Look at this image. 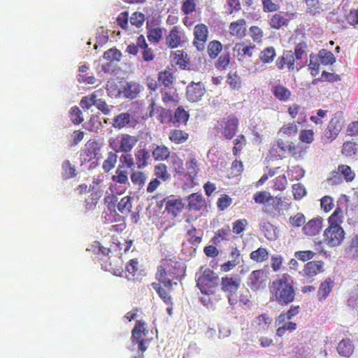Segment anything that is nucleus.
I'll return each mask as SVG.
<instances>
[{
	"label": "nucleus",
	"instance_id": "obj_1",
	"mask_svg": "<svg viewBox=\"0 0 358 358\" xmlns=\"http://www.w3.org/2000/svg\"><path fill=\"white\" fill-rule=\"evenodd\" d=\"M270 300L280 306H287L295 299V289L292 276L284 273L275 279L269 286Z\"/></svg>",
	"mask_w": 358,
	"mask_h": 358
},
{
	"label": "nucleus",
	"instance_id": "obj_2",
	"mask_svg": "<svg viewBox=\"0 0 358 358\" xmlns=\"http://www.w3.org/2000/svg\"><path fill=\"white\" fill-rule=\"evenodd\" d=\"M148 329L146 328V324L142 320H137L131 331V342L133 344L138 345V350L143 353L148 349V344L152 339L148 338Z\"/></svg>",
	"mask_w": 358,
	"mask_h": 358
},
{
	"label": "nucleus",
	"instance_id": "obj_3",
	"mask_svg": "<svg viewBox=\"0 0 358 358\" xmlns=\"http://www.w3.org/2000/svg\"><path fill=\"white\" fill-rule=\"evenodd\" d=\"M238 120L234 115L223 117L217 122L215 129L221 133L226 140H231L237 132Z\"/></svg>",
	"mask_w": 358,
	"mask_h": 358
},
{
	"label": "nucleus",
	"instance_id": "obj_4",
	"mask_svg": "<svg viewBox=\"0 0 358 358\" xmlns=\"http://www.w3.org/2000/svg\"><path fill=\"white\" fill-rule=\"evenodd\" d=\"M218 275L210 268H206L197 280V286L203 294H209L218 286Z\"/></svg>",
	"mask_w": 358,
	"mask_h": 358
},
{
	"label": "nucleus",
	"instance_id": "obj_5",
	"mask_svg": "<svg viewBox=\"0 0 358 358\" xmlns=\"http://www.w3.org/2000/svg\"><path fill=\"white\" fill-rule=\"evenodd\" d=\"M345 234L339 224H329L324 231L323 243L330 248L338 246L344 240Z\"/></svg>",
	"mask_w": 358,
	"mask_h": 358
},
{
	"label": "nucleus",
	"instance_id": "obj_6",
	"mask_svg": "<svg viewBox=\"0 0 358 358\" xmlns=\"http://www.w3.org/2000/svg\"><path fill=\"white\" fill-rule=\"evenodd\" d=\"M269 280L268 273L264 269L252 271L247 279V285L252 291L264 289Z\"/></svg>",
	"mask_w": 358,
	"mask_h": 358
},
{
	"label": "nucleus",
	"instance_id": "obj_7",
	"mask_svg": "<svg viewBox=\"0 0 358 358\" xmlns=\"http://www.w3.org/2000/svg\"><path fill=\"white\" fill-rule=\"evenodd\" d=\"M208 27L205 24H198L194 28L193 45L199 51H203L208 37Z\"/></svg>",
	"mask_w": 358,
	"mask_h": 358
},
{
	"label": "nucleus",
	"instance_id": "obj_8",
	"mask_svg": "<svg viewBox=\"0 0 358 358\" xmlns=\"http://www.w3.org/2000/svg\"><path fill=\"white\" fill-rule=\"evenodd\" d=\"M294 57L292 50H285L282 55L277 59L276 66L280 70L287 66L289 71H298L302 66Z\"/></svg>",
	"mask_w": 358,
	"mask_h": 358
},
{
	"label": "nucleus",
	"instance_id": "obj_9",
	"mask_svg": "<svg viewBox=\"0 0 358 358\" xmlns=\"http://www.w3.org/2000/svg\"><path fill=\"white\" fill-rule=\"evenodd\" d=\"M161 262H162L163 269H162V271H163V272H164V270L166 271H171L176 273L175 275L179 278H181L185 275V265L182 262L177 260L176 257H166Z\"/></svg>",
	"mask_w": 358,
	"mask_h": 358
},
{
	"label": "nucleus",
	"instance_id": "obj_10",
	"mask_svg": "<svg viewBox=\"0 0 358 358\" xmlns=\"http://www.w3.org/2000/svg\"><path fill=\"white\" fill-rule=\"evenodd\" d=\"M343 120L341 114L336 113L328 123L324 136L331 141L334 140L342 129Z\"/></svg>",
	"mask_w": 358,
	"mask_h": 358
},
{
	"label": "nucleus",
	"instance_id": "obj_11",
	"mask_svg": "<svg viewBox=\"0 0 358 358\" xmlns=\"http://www.w3.org/2000/svg\"><path fill=\"white\" fill-rule=\"evenodd\" d=\"M162 268V262H161L160 264L157 266L155 278L158 280V282L163 284L166 288L172 289L173 281L174 280H179L180 278L175 275L176 273L171 271L164 270V272H163V271H162V269H163Z\"/></svg>",
	"mask_w": 358,
	"mask_h": 358
},
{
	"label": "nucleus",
	"instance_id": "obj_12",
	"mask_svg": "<svg viewBox=\"0 0 358 358\" xmlns=\"http://www.w3.org/2000/svg\"><path fill=\"white\" fill-rule=\"evenodd\" d=\"M162 205H165V210L168 213L176 217L183 208V203L181 199L176 198L174 196H169L161 201Z\"/></svg>",
	"mask_w": 358,
	"mask_h": 358
},
{
	"label": "nucleus",
	"instance_id": "obj_13",
	"mask_svg": "<svg viewBox=\"0 0 358 358\" xmlns=\"http://www.w3.org/2000/svg\"><path fill=\"white\" fill-rule=\"evenodd\" d=\"M205 93V87L201 83H192L187 87L186 95L187 99L191 102L199 101Z\"/></svg>",
	"mask_w": 358,
	"mask_h": 358
},
{
	"label": "nucleus",
	"instance_id": "obj_14",
	"mask_svg": "<svg viewBox=\"0 0 358 358\" xmlns=\"http://www.w3.org/2000/svg\"><path fill=\"white\" fill-rule=\"evenodd\" d=\"M229 32L237 38H243L246 35V20L242 18L231 22Z\"/></svg>",
	"mask_w": 358,
	"mask_h": 358
},
{
	"label": "nucleus",
	"instance_id": "obj_15",
	"mask_svg": "<svg viewBox=\"0 0 358 358\" xmlns=\"http://www.w3.org/2000/svg\"><path fill=\"white\" fill-rule=\"evenodd\" d=\"M322 264L323 263L321 261L308 262L304 265L303 269L301 272V274L307 280L310 279L322 271Z\"/></svg>",
	"mask_w": 358,
	"mask_h": 358
},
{
	"label": "nucleus",
	"instance_id": "obj_16",
	"mask_svg": "<svg viewBox=\"0 0 358 358\" xmlns=\"http://www.w3.org/2000/svg\"><path fill=\"white\" fill-rule=\"evenodd\" d=\"M322 221L321 217H315L309 220L303 227V233L309 236L317 235L322 229Z\"/></svg>",
	"mask_w": 358,
	"mask_h": 358
},
{
	"label": "nucleus",
	"instance_id": "obj_17",
	"mask_svg": "<svg viewBox=\"0 0 358 358\" xmlns=\"http://www.w3.org/2000/svg\"><path fill=\"white\" fill-rule=\"evenodd\" d=\"M128 175L129 173L127 170L125 169L124 165L119 164L115 171V174L112 176V180L115 184L124 186L123 190L120 192H117V194H122L125 191L127 188L126 185L129 183Z\"/></svg>",
	"mask_w": 358,
	"mask_h": 358
},
{
	"label": "nucleus",
	"instance_id": "obj_18",
	"mask_svg": "<svg viewBox=\"0 0 358 358\" xmlns=\"http://www.w3.org/2000/svg\"><path fill=\"white\" fill-rule=\"evenodd\" d=\"M99 150V146L96 141L90 139L86 143L85 148L82 150L81 156L84 161H90L95 158Z\"/></svg>",
	"mask_w": 358,
	"mask_h": 358
},
{
	"label": "nucleus",
	"instance_id": "obj_19",
	"mask_svg": "<svg viewBox=\"0 0 358 358\" xmlns=\"http://www.w3.org/2000/svg\"><path fill=\"white\" fill-rule=\"evenodd\" d=\"M138 45L141 50L142 58L144 62H152L155 58V53L154 50L150 48L145 41L143 35H140L138 37Z\"/></svg>",
	"mask_w": 358,
	"mask_h": 358
},
{
	"label": "nucleus",
	"instance_id": "obj_20",
	"mask_svg": "<svg viewBox=\"0 0 358 358\" xmlns=\"http://www.w3.org/2000/svg\"><path fill=\"white\" fill-rule=\"evenodd\" d=\"M256 49L255 45H245L244 43H238L233 48L234 52L237 53V58L238 61H243L245 56L249 57H252L253 50Z\"/></svg>",
	"mask_w": 358,
	"mask_h": 358
},
{
	"label": "nucleus",
	"instance_id": "obj_21",
	"mask_svg": "<svg viewBox=\"0 0 358 358\" xmlns=\"http://www.w3.org/2000/svg\"><path fill=\"white\" fill-rule=\"evenodd\" d=\"M272 322V319L267 313H262L255 318L252 322V327L258 332L266 331Z\"/></svg>",
	"mask_w": 358,
	"mask_h": 358
},
{
	"label": "nucleus",
	"instance_id": "obj_22",
	"mask_svg": "<svg viewBox=\"0 0 358 358\" xmlns=\"http://www.w3.org/2000/svg\"><path fill=\"white\" fill-rule=\"evenodd\" d=\"M182 42L181 31L180 28L174 26L166 36V43L170 48H178Z\"/></svg>",
	"mask_w": 358,
	"mask_h": 358
},
{
	"label": "nucleus",
	"instance_id": "obj_23",
	"mask_svg": "<svg viewBox=\"0 0 358 358\" xmlns=\"http://www.w3.org/2000/svg\"><path fill=\"white\" fill-rule=\"evenodd\" d=\"M240 287V280L224 276L221 279V289L227 293H236Z\"/></svg>",
	"mask_w": 358,
	"mask_h": 358
},
{
	"label": "nucleus",
	"instance_id": "obj_24",
	"mask_svg": "<svg viewBox=\"0 0 358 358\" xmlns=\"http://www.w3.org/2000/svg\"><path fill=\"white\" fill-rule=\"evenodd\" d=\"M138 138L127 134H120V152H129L138 142Z\"/></svg>",
	"mask_w": 358,
	"mask_h": 358
},
{
	"label": "nucleus",
	"instance_id": "obj_25",
	"mask_svg": "<svg viewBox=\"0 0 358 358\" xmlns=\"http://www.w3.org/2000/svg\"><path fill=\"white\" fill-rule=\"evenodd\" d=\"M308 148V146L302 143L295 144L293 142H289V155L296 161L302 160L307 153Z\"/></svg>",
	"mask_w": 358,
	"mask_h": 358
},
{
	"label": "nucleus",
	"instance_id": "obj_26",
	"mask_svg": "<svg viewBox=\"0 0 358 358\" xmlns=\"http://www.w3.org/2000/svg\"><path fill=\"white\" fill-rule=\"evenodd\" d=\"M301 311L300 306L292 305L287 311L282 312L275 319V324H280L285 323L286 320H290L297 315Z\"/></svg>",
	"mask_w": 358,
	"mask_h": 358
},
{
	"label": "nucleus",
	"instance_id": "obj_27",
	"mask_svg": "<svg viewBox=\"0 0 358 358\" xmlns=\"http://www.w3.org/2000/svg\"><path fill=\"white\" fill-rule=\"evenodd\" d=\"M338 353L345 357H350L354 352V345L350 338H344L341 340L337 346Z\"/></svg>",
	"mask_w": 358,
	"mask_h": 358
},
{
	"label": "nucleus",
	"instance_id": "obj_28",
	"mask_svg": "<svg viewBox=\"0 0 358 358\" xmlns=\"http://www.w3.org/2000/svg\"><path fill=\"white\" fill-rule=\"evenodd\" d=\"M189 134L181 129H171L169 133V139L175 144L185 143L189 138Z\"/></svg>",
	"mask_w": 358,
	"mask_h": 358
},
{
	"label": "nucleus",
	"instance_id": "obj_29",
	"mask_svg": "<svg viewBox=\"0 0 358 358\" xmlns=\"http://www.w3.org/2000/svg\"><path fill=\"white\" fill-rule=\"evenodd\" d=\"M189 117V115L188 112L186 111L182 106H178L174 112L172 124L174 126H179L180 124L185 125Z\"/></svg>",
	"mask_w": 358,
	"mask_h": 358
},
{
	"label": "nucleus",
	"instance_id": "obj_30",
	"mask_svg": "<svg viewBox=\"0 0 358 358\" xmlns=\"http://www.w3.org/2000/svg\"><path fill=\"white\" fill-rule=\"evenodd\" d=\"M334 287V281L330 278H327L322 282L317 290V298L319 301L326 299L331 293Z\"/></svg>",
	"mask_w": 358,
	"mask_h": 358
},
{
	"label": "nucleus",
	"instance_id": "obj_31",
	"mask_svg": "<svg viewBox=\"0 0 358 358\" xmlns=\"http://www.w3.org/2000/svg\"><path fill=\"white\" fill-rule=\"evenodd\" d=\"M135 159L138 169H143L148 165L150 153L145 148L138 149L136 151Z\"/></svg>",
	"mask_w": 358,
	"mask_h": 358
},
{
	"label": "nucleus",
	"instance_id": "obj_32",
	"mask_svg": "<svg viewBox=\"0 0 358 358\" xmlns=\"http://www.w3.org/2000/svg\"><path fill=\"white\" fill-rule=\"evenodd\" d=\"M272 92L275 97L280 101H287L292 96L291 91L281 84L274 86Z\"/></svg>",
	"mask_w": 358,
	"mask_h": 358
},
{
	"label": "nucleus",
	"instance_id": "obj_33",
	"mask_svg": "<svg viewBox=\"0 0 358 358\" xmlns=\"http://www.w3.org/2000/svg\"><path fill=\"white\" fill-rule=\"evenodd\" d=\"M203 205L202 195L199 193H193L188 196V208L190 210H199Z\"/></svg>",
	"mask_w": 358,
	"mask_h": 358
},
{
	"label": "nucleus",
	"instance_id": "obj_34",
	"mask_svg": "<svg viewBox=\"0 0 358 358\" xmlns=\"http://www.w3.org/2000/svg\"><path fill=\"white\" fill-rule=\"evenodd\" d=\"M268 252L266 248L260 247L250 254V258L257 263H262L268 259Z\"/></svg>",
	"mask_w": 358,
	"mask_h": 358
},
{
	"label": "nucleus",
	"instance_id": "obj_35",
	"mask_svg": "<svg viewBox=\"0 0 358 358\" xmlns=\"http://www.w3.org/2000/svg\"><path fill=\"white\" fill-rule=\"evenodd\" d=\"M222 50V43L217 40H213L210 41L207 45V52L208 57L211 59H214L217 57L219 54Z\"/></svg>",
	"mask_w": 358,
	"mask_h": 358
},
{
	"label": "nucleus",
	"instance_id": "obj_36",
	"mask_svg": "<svg viewBox=\"0 0 358 358\" xmlns=\"http://www.w3.org/2000/svg\"><path fill=\"white\" fill-rule=\"evenodd\" d=\"M173 62L180 68L185 69L189 64V59L185 52L177 50L173 55Z\"/></svg>",
	"mask_w": 358,
	"mask_h": 358
},
{
	"label": "nucleus",
	"instance_id": "obj_37",
	"mask_svg": "<svg viewBox=\"0 0 358 358\" xmlns=\"http://www.w3.org/2000/svg\"><path fill=\"white\" fill-rule=\"evenodd\" d=\"M152 157L156 161H164L170 155L169 148L164 145H157L152 150Z\"/></svg>",
	"mask_w": 358,
	"mask_h": 358
},
{
	"label": "nucleus",
	"instance_id": "obj_38",
	"mask_svg": "<svg viewBox=\"0 0 358 358\" xmlns=\"http://www.w3.org/2000/svg\"><path fill=\"white\" fill-rule=\"evenodd\" d=\"M134 198L130 196H125L117 204V208L122 214H127L131 212Z\"/></svg>",
	"mask_w": 358,
	"mask_h": 358
},
{
	"label": "nucleus",
	"instance_id": "obj_39",
	"mask_svg": "<svg viewBox=\"0 0 358 358\" xmlns=\"http://www.w3.org/2000/svg\"><path fill=\"white\" fill-rule=\"evenodd\" d=\"M157 119L162 124H172L173 114L171 110L161 108L157 110Z\"/></svg>",
	"mask_w": 358,
	"mask_h": 358
},
{
	"label": "nucleus",
	"instance_id": "obj_40",
	"mask_svg": "<svg viewBox=\"0 0 358 358\" xmlns=\"http://www.w3.org/2000/svg\"><path fill=\"white\" fill-rule=\"evenodd\" d=\"M117 160V155L115 152H109L106 159L103 161L102 169L106 173H108L115 168Z\"/></svg>",
	"mask_w": 358,
	"mask_h": 358
},
{
	"label": "nucleus",
	"instance_id": "obj_41",
	"mask_svg": "<svg viewBox=\"0 0 358 358\" xmlns=\"http://www.w3.org/2000/svg\"><path fill=\"white\" fill-rule=\"evenodd\" d=\"M161 284L162 283L160 282H152L151 285L165 303L172 305L171 296L166 291V289L162 287Z\"/></svg>",
	"mask_w": 358,
	"mask_h": 358
},
{
	"label": "nucleus",
	"instance_id": "obj_42",
	"mask_svg": "<svg viewBox=\"0 0 358 358\" xmlns=\"http://www.w3.org/2000/svg\"><path fill=\"white\" fill-rule=\"evenodd\" d=\"M358 150V145L354 141H346L342 148V154L348 157H354Z\"/></svg>",
	"mask_w": 358,
	"mask_h": 358
},
{
	"label": "nucleus",
	"instance_id": "obj_43",
	"mask_svg": "<svg viewBox=\"0 0 358 358\" xmlns=\"http://www.w3.org/2000/svg\"><path fill=\"white\" fill-rule=\"evenodd\" d=\"M174 76L170 70H165L159 72L158 74L159 82L166 87H170L173 85Z\"/></svg>",
	"mask_w": 358,
	"mask_h": 358
},
{
	"label": "nucleus",
	"instance_id": "obj_44",
	"mask_svg": "<svg viewBox=\"0 0 358 358\" xmlns=\"http://www.w3.org/2000/svg\"><path fill=\"white\" fill-rule=\"evenodd\" d=\"M131 116L127 113H122L113 119V126L115 128L122 129L130 122Z\"/></svg>",
	"mask_w": 358,
	"mask_h": 358
},
{
	"label": "nucleus",
	"instance_id": "obj_45",
	"mask_svg": "<svg viewBox=\"0 0 358 358\" xmlns=\"http://www.w3.org/2000/svg\"><path fill=\"white\" fill-rule=\"evenodd\" d=\"M138 270V262L136 259H131L126 265V278L129 280H134V276Z\"/></svg>",
	"mask_w": 358,
	"mask_h": 358
},
{
	"label": "nucleus",
	"instance_id": "obj_46",
	"mask_svg": "<svg viewBox=\"0 0 358 358\" xmlns=\"http://www.w3.org/2000/svg\"><path fill=\"white\" fill-rule=\"evenodd\" d=\"M276 53L273 47H268L261 51L259 54L260 60L264 63H271L273 61Z\"/></svg>",
	"mask_w": 358,
	"mask_h": 358
},
{
	"label": "nucleus",
	"instance_id": "obj_47",
	"mask_svg": "<svg viewBox=\"0 0 358 358\" xmlns=\"http://www.w3.org/2000/svg\"><path fill=\"white\" fill-rule=\"evenodd\" d=\"M130 178L132 183L138 186L139 189L144 186L147 179L145 174L143 171H134L131 173Z\"/></svg>",
	"mask_w": 358,
	"mask_h": 358
},
{
	"label": "nucleus",
	"instance_id": "obj_48",
	"mask_svg": "<svg viewBox=\"0 0 358 358\" xmlns=\"http://www.w3.org/2000/svg\"><path fill=\"white\" fill-rule=\"evenodd\" d=\"M338 171L346 182H352L355 179V173L352 171L350 166L341 164L338 167Z\"/></svg>",
	"mask_w": 358,
	"mask_h": 358
},
{
	"label": "nucleus",
	"instance_id": "obj_49",
	"mask_svg": "<svg viewBox=\"0 0 358 358\" xmlns=\"http://www.w3.org/2000/svg\"><path fill=\"white\" fill-rule=\"evenodd\" d=\"M154 173L157 177L156 178L162 179L163 181H166L170 178L167 166L164 164H159L156 165L154 169Z\"/></svg>",
	"mask_w": 358,
	"mask_h": 358
},
{
	"label": "nucleus",
	"instance_id": "obj_50",
	"mask_svg": "<svg viewBox=\"0 0 358 358\" xmlns=\"http://www.w3.org/2000/svg\"><path fill=\"white\" fill-rule=\"evenodd\" d=\"M230 228L229 225L225 226L224 227L218 229L213 238V241L215 244H217L222 241H227L228 237L230 234Z\"/></svg>",
	"mask_w": 358,
	"mask_h": 358
},
{
	"label": "nucleus",
	"instance_id": "obj_51",
	"mask_svg": "<svg viewBox=\"0 0 358 358\" xmlns=\"http://www.w3.org/2000/svg\"><path fill=\"white\" fill-rule=\"evenodd\" d=\"M287 19L284 17L280 13H275L272 15L271 18L269 20L270 26L273 28L278 29L286 24Z\"/></svg>",
	"mask_w": 358,
	"mask_h": 358
},
{
	"label": "nucleus",
	"instance_id": "obj_52",
	"mask_svg": "<svg viewBox=\"0 0 358 358\" xmlns=\"http://www.w3.org/2000/svg\"><path fill=\"white\" fill-rule=\"evenodd\" d=\"M272 182V188L275 191H283L287 185V180L285 175L277 176L273 180Z\"/></svg>",
	"mask_w": 358,
	"mask_h": 358
},
{
	"label": "nucleus",
	"instance_id": "obj_53",
	"mask_svg": "<svg viewBox=\"0 0 358 358\" xmlns=\"http://www.w3.org/2000/svg\"><path fill=\"white\" fill-rule=\"evenodd\" d=\"M305 2L307 7V12L312 15L320 13L322 10L320 0H306Z\"/></svg>",
	"mask_w": 358,
	"mask_h": 358
},
{
	"label": "nucleus",
	"instance_id": "obj_54",
	"mask_svg": "<svg viewBox=\"0 0 358 358\" xmlns=\"http://www.w3.org/2000/svg\"><path fill=\"white\" fill-rule=\"evenodd\" d=\"M186 167L188 176L194 179L196 176L199 170L198 162L195 157H192L186 162Z\"/></svg>",
	"mask_w": 358,
	"mask_h": 358
},
{
	"label": "nucleus",
	"instance_id": "obj_55",
	"mask_svg": "<svg viewBox=\"0 0 358 358\" xmlns=\"http://www.w3.org/2000/svg\"><path fill=\"white\" fill-rule=\"evenodd\" d=\"M319 57L322 64L324 65L332 64L336 61L334 54L324 49L319 52Z\"/></svg>",
	"mask_w": 358,
	"mask_h": 358
},
{
	"label": "nucleus",
	"instance_id": "obj_56",
	"mask_svg": "<svg viewBox=\"0 0 358 358\" xmlns=\"http://www.w3.org/2000/svg\"><path fill=\"white\" fill-rule=\"evenodd\" d=\"M162 99L164 103H171L177 102L176 97V90L172 87L169 90H162Z\"/></svg>",
	"mask_w": 358,
	"mask_h": 358
},
{
	"label": "nucleus",
	"instance_id": "obj_57",
	"mask_svg": "<svg viewBox=\"0 0 358 358\" xmlns=\"http://www.w3.org/2000/svg\"><path fill=\"white\" fill-rule=\"evenodd\" d=\"M63 176L66 178H71L76 176V170L69 160H65L62 164Z\"/></svg>",
	"mask_w": 358,
	"mask_h": 358
},
{
	"label": "nucleus",
	"instance_id": "obj_58",
	"mask_svg": "<svg viewBox=\"0 0 358 358\" xmlns=\"http://www.w3.org/2000/svg\"><path fill=\"white\" fill-rule=\"evenodd\" d=\"M299 141L302 143L310 144L314 141V132L313 129H302L299 133Z\"/></svg>",
	"mask_w": 358,
	"mask_h": 358
},
{
	"label": "nucleus",
	"instance_id": "obj_59",
	"mask_svg": "<svg viewBox=\"0 0 358 358\" xmlns=\"http://www.w3.org/2000/svg\"><path fill=\"white\" fill-rule=\"evenodd\" d=\"M249 34L254 42L259 43L262 42L264 32L258 26H252L249 29Z\"/></svg>",
	"mask_w": 358,
	"mask_h": 358
},
{
	"label": "nucleus",
	"instance_id": "obj_60",
	"mask_svg": "<svg viewBox=\"0 0 358 358\" xmlns=\"http://www.w3.org/2000/svg\"><path fill=\"white\" fill-rule=\"evenodd\" d=\"M234 146L232 149L233 155L236 156L243 150V148L246 145V139L243 134H239L234 141Z\"/></svg>",
	"mask_w": 358,
	"mask_h": 358
},
{
	"label": "nucleus",
	"instance_id": "obj_61",
	"mask_svg": "<svg viewBox=\"0 0 358 358\" xmlns=\"http://www.w3.org/2000/svg\"><path fill=\"white\" fill-rule=\"evenodd\" d=\"M196 0H183L181 10L185 15H189L196 10Z\"/></svg>",
	"mask_w": 358,
	"mask_h": 358
},
{
	"label": "nucleus",
	"instance_id": "obj_62",
	"mask_svg": "<svg viewBox=\"0 0 358 358\" xmlns=\"http://www.w3.org/2000/svg\"><path fill=\"white\" fill-rule=\"evenodd\" d=\"M271 199L272 196L271 194L266 191L257 192L253 196L254 201L259 204H264L268 202Z\"/></svg>",
	"mask_w": 358,
	"mask_h": 358
},
{
	"label": "nucleus",
	"instance_id": "obj_63",
	"mask_svg": "<svg viewBox=\"0 0 358 358\" xmlns=\"http://www.w3.org/2000/svg\"><path fill=\"white\" fill-rule=\"evenodd\" d=\"M298 129L294 123H289L283 125L279 132L284 136H294L297 134Z\"/></svg>",
	"mask_w": 358,
	"mask_h": 358
},
{
	"label": "nucleus",
	"instance_id": "obj_64",
	"mask_svg": "<svg viewBox=\"0 0 358 358\" xmlns=\"http://www.w3.org/2000/svg\"><path fill=\"white\" fill-rule=\"evenodd\" d=\"M162 36V30L160 28H153L148 31L147 38L150 43H157Z\"/></svg>",
	"mask_w": 358,
	"mask_h": 358
}]
</instances>
